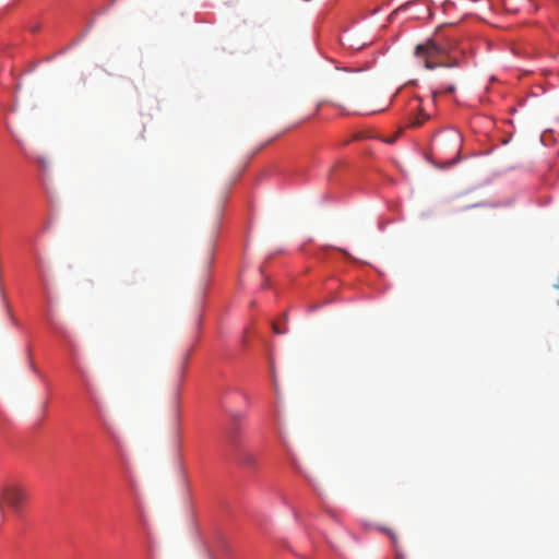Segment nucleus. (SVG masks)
Here are the masks:
<instances>
[{"label":"nucleus","instance_id":"obj_1","mask_svg":"<svg viewBox=\"0 0 559 559\" xmlns=\"http://www.w3.org/2000/svg\"><path fill=\"white\" fill-rule=\"evenodd\" d=\"M439 27L435 36L425 44H419L415 48V56L424 63L428 70L436 68H456L460 60L452 56V51L457 48L459 40L453 37L443 36Z\"/></svg>","mask_w":559,"mask_h":559},{"label":"nucleus","instance_id":"obj_2","mask_svg":"<svg viewBox=\"0 0 559 559\" xmlns=\"http://www.w3.org/2000/svg\"><path fill=\"white\" fill-rule=\"evenodd\" d=\"M27 497V491L21 484H5L0 488V512H3L4 506L7 504L14 512L20 513Z\"/></svg>","mask_w":559,"mask_h":559},{"label":"nucleus","instance_id":"obj_3","mask_svg":"<svg viewBox=\"0 0 559 559\" xmlns=\"http://www.w3.org/2000/svg\"><path fill=\"white\" fill-rule=\"evenodd\" d=\"M442 145L443 146L453 145L455 148L454 156L451 159H449V162H447L445 164L453 165V164L457 163L460 159V151H461V145H462V139H461L460 133L455 130H451L443 139Z\"/></svg>","mask_w":559,"mask_h":559},{"label":"nucleus","instance_id":"obj_4","mask_svg":"<svg viewBox=\"0 0 559 559\" xmlns=\"http://www.w3.org/2000/svg\"><path fill=\"white\" fill-rule=\"evenodd\" d=\"M455 90H456L455 82H451V83H448V84H440L439 90H436V91L432 92V98H433V100H436L438 95H440V94H452V93L455 92Z\"/></svg>","mask_w":559,"mask_h":559},{"label":"nucleus","instance_id":"obj_5","mask_svg":"<svg viewBox=\"0 0 559 559\" xmlns=\"http://www.w3.org/2000/svg\"><path fill=\"white\" fill-rule=\"evenodd\" d=\"M239 462L242 465L248 466V467H253L257 464V460H255L254 455L251 453H248V452H243L240 454Z\"/></svg>","mask_w":559,"mask_h":559},{"label":"nucleus","instance_id":"obj_6","mask_svg":"<svg viewBox=\"0 0 559 559\" xmlns=\"http://www.w3.org/2000/svg\"><path fill=\"white\" fill-rule=\"evenodd\" d=\"M430 118V115L426 114L424 110H419V114L415 116L412 121V127H420L425 121H427Z\"/></svg>","mask_w":559,"mask_h":559},{"label":"nucleus","instance_id":"obj_7","mask_svg":"<svg viewBox=\"0 0 559 559\" xmlns=\"http://www.w3.org/2000/svg\"><path fill=\"white\" fill-rule=\"evenodd\" d=\"M514 1H515V0H506V2H504V7H506V10H507V11H510V12H515V11H518V8L515 7Z\"/></svg>","mask_w":559,"mask_h":559},{"label":"nucleus","instance_id":"obj_8","mask_svg":"<svg viewBox=\"0 0 559 559\" xmlns=\"http://www.w3.org/2000/svg\"><path fill=\"white\" fill-rule=\"evenodd\" d=\"M552 132H555V129H549V130H547L546 132H544V133H543V135H542V141H543L545 144H547V139H548V136H549V135H551V134H552Z\"/></svg>","mask_w":559,"mask_h":559},{"label":"nucleus","instance_id":"obj_9","mask_svg":"<svg viewBox=\"0 0 559 559\" xmlns=\"http://www.w3.org/2000/svg\"><path fill=\"white\" fill-rule=\"evenodd\" d=\"M273 331H274V333H276V334H284V333H286V332H287V329H286V328L281 329V328H278L276 324H273Z\"/></svg>","mask_w":559,"mask_h":559},{"label":"nucleus","instance_id":"obj_10","mask_svg":"<svg viewBox=\"0 0 559 559\" xmlns=\"http://www.w3.org/2000/svg\"><path fill=\"white\" fill-rule=\"evenodd\" d=\"M228 438H229L230 443H231L233 445H236V441H237V440H236V432H230V433H229V436H228Z\"/></svg>","mask_w":559,"mask_h":559},{"label":"nucleus","instance_id":"obj_11","mask_svg":"<svg viewBox=\"0 0 559 559\" xmlns=\"http://www.w3.org/2000/svg\"><path fill=\"white\" fill-rule=\"evenodd\" d=\"M388 534L390 535L393 545H395L396 544V536H395V534L393 532H391V531H388Z\"/></svg>","mask_w":559,"mask_h":559},{"label":"nucleus","instance_id":"obj_12","mask_svg":"<svg viewBox=\"0 0 559 559\" xmlns=\"http://www.w3.org/2000/svg\"><path fill=\"white\" fill-rule=\"evenodd\" d=\"M557 131H559V122L557 123Z\"/></svg>","mask_w":559,"mask_h":559}]
</instances>
